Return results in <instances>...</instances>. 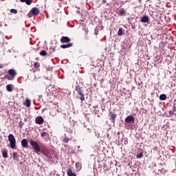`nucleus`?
I'll return each instance as SVG.
<instances>
[{
    "instance_id": "1a4fd4ad",
    "label": "nucleus",
    "mask_w": 176,
    "mask_h": 176,
    "mask_svg": "<svg viewBox=\"0 0 176 176\" xmlns=\"http://www.w3.org/2000/svg\"><path fill=\"white\" fill-rule=\"evenodd\" d=\"M74 45V43H69L67 44H63L60 45L61 49H67L68 47H72Z\"/></svg>"
},
{
    "instance_id": "4c0bfd02",
    "label": "nucleus",
    "mask_w": 176,
    "mask_h": 176,
    "mask_svg": "<svg viewBox=\"0 0 176 176\" xmlns=\"http://www.w3.org/2000/svg\"><path fill=\"white\" fill-rule=\"evenodd\" d=\"M7 26H8V25L5 24V27H7Z\"/></svg>"
},
{
    "instance_id": "7c9ffc66",
    "label": "nucleus",
    "mask_w": 176,
    "mask_h": 176,
    "mask_svg": "<svg viewBox=\"0 0 176 176\" xmlns=\"http://www.w3.org/2000/svg\"><path fill=\"white\" fill-rule=\"evenodd\" d=\"M124 144L125 145H127V144H129V141L127 140V138L124 139Z\"/></svg>"
},
{
    "instance_id": "f8f14e48",
    "label": "nucleus",
    "mask_w": 176,
    "mask_h": 176,
    "mask_svg": "<svg viewBox=\"0 0 176 176\" xmlns=\"http://www.w3.org/2000/svg\"><path fill=\"white\" fill-rule=\"evenodd\" d=\"M23 105L27 107V108H30V107H31V101L30 100V99H26L25 100V102H23Z\"/></svg>"
},
{
    "instance_id": "2eb2a0df",
    "label": "nucleus",
    "mask_w": 176,
    "mask_h": 176,
    "mask_svg": "<svg viewBox=\"0 0 176 176\" xmlns=\"http://www.w3.org/2000/svg\"><path fill=\"white\" fill-rule=\"evenodd\" d=\"M6 90L8 91H13V85L10 84L6 85Z\"/></svg>"
},
{
    "instance_id": "bb28decb",
    "label": "nucleus",
    "mask_w": 176,
    "mask_h": 176,
    "mask_svg": "<svg viewBox=\"0 0 176 176\" xmlns=\"http://www.w3.org/2000/svg\"><path fill=\"white\" fill-rule=\"evenodd\" d=\"M34 67L35 68H39L40 64L38 62L34 63Z\"/></svg>"
},
{
    "instance_id": "39448f33",
    "label": "nucleus",
    "mask_w": 176,
    "mask_h": 176,
    "mask_svg": "<svg viewBox=\"0 0 176 176\" xmlns=\"http://www.w3.org/2000/svg\"><path fill=\"white\" fill-rule=\"evenodd\" d=\"M30 12L33 16H38V14H39V12H40L39 8L36 7L32 8Z\"/></svg>"
},
{
    "instance_id": "2f4dec72",
    "label": "nucleus",
    "mask_w": 176,
    "mask_h": 176,
    "mask_svg": "<svg viewBox=\"0 0 176 176\" xmlns=\"http://www.w3.org/2000/svg\"><path fill=\"white\" fill-rule=\"evenodd\" d=\"M170 115H174V111H169Z\"/></svg>"
},
{
    "instance_id": "72a5a7b5",
    "label": "nucleus",
    "mask_w": 176,
    "mask_h": 176,
    "mask_svg": "<svg viewBox=\"0 0 176 176\" xmlns=\"http://www.w3.org/2000/svg\"><path fill=\"white\" fill-rule=\"evenodd\" d=\"M117 135H120V132H118Z\"/></svg>"
},
{
    "instance_id": "7ed1b4c3",
    "label": "nucleus",
    "mask_w": 176,
    "mask_h": 176,
    "mask_svg": "<svg viewBox=\"0 0 176 176\" xmlns=\"http://www.w3.org/2000/svg\"><path fill=\"white\" fill-rule=\"evenodd\" d=\"M8 74L10 75V76L8 78V80H13V79H14V76L16 75V70L13 69H9Z\"/></svg>"
},
{
    "instance_id": "0eeeda50",
    "label": "nucleus",
    "mask_w": 176,
    "mask_h": 176,
    "mask_svg": "<svg viewBox=\"0 0 176 176\" xmlns=\"http://www.w3.org/2000/svg\"><path fill=\"white\" fill-rule=\"evenodd\" d=\"M35 122L36 124H43V122H45V120H43V118H42V116H38L35 119Z\"/></svg>"
},
{
    "instance_id": "e433bc0d",
    "label": "nucleus",
    "mask_w": 176,
    "mask_h": 176,
    "mask_svg": "<svg viewBox=\"0 0 176 176\" xmlns=\"http://www.w3.org/2000/svg\"><path fill=\"white\" fill-rule=\"evenodd\" d=\"M103 2H104V3H105V2H106L105 0H103Z\"/></svg>"
},
{
    "instance_id": "9d476101",
    "label": "nucleus",
    "mask_w": 176,
    "mask_h": 176,
    "mask_svg": "<svg viewBox=\"0 0 176 176\" xmlns=\"http://www.w3.org/2000/svg\"><path fill=\"white\" fill-rule=\"evenodd\" d=\"M21 144L23 148H28V141H27V139L22 140Z\"/></svg>"
},
{
    "instance_id": "c9c22d12",
    "label": "nucleus",
    "mask_w": 176,
    "mask_h": 176,
    "mask_svg": "<svg viewBox=\"0 0 176 176\" xmlns=\"http://www.w3.org/2000/svg\"><path fill=\"white\" fill-rule=\"evenodd\" d=\"M21 126H22L21 124H19V127H21Z\"/></svg>"
},
{
    "instance_id": "f03ea898",
    "label": "nucleus",
    "mask_w": 176,
    "mask_h": 176,
    "mask_svg": "<svg viewBox=\"0 0 176 176\" xmlns=\"http://www.w3.org/2000/svg\"><path fill=\"white\" fill-rule=\"evenodd\" d=\"M30 145L32 146L33 149H34L35 153H39L41 152V146L35 140H30Z\"/></svg>"
},
{
    "instance_id": "412c9836",
    "label": "nucleus",
    "mask_w": 176,
    "mask_h": 176,
    "mask_svg": "<svg viewBox=\"0 0 176 176\" xmlns=\"http://www.w3.org/2000/svg\"><path fill=\"white\" fill-rule=\"evenodd\" d=\"M118 35H119V36H122V35H123V29L120 28L118 32Z\"/></svg>"
},
{
    "instance_id": "dca6fc26",
    "label": "nucleus",
    "mask_w": 176,
    "mask_h": 176,
    "mask_svg": "<svg viewBox=\"0 0 176 176\" xmlns=\"http://www.w3.org/2000/svg\"><path fill=\"white\" fill-rule=\"evenodd\" d=\"M126 13H127V11H126V10H124V8H121L120 10V16H126Z\"/></svg>"
},
{
    "instance_id": "ddd939ff",
    "label": "nucleus",
    "mask_w": 176,
    "mask_h": 176,
    "mask_svg": "<svg viewBox=\"0 0 176 176\" xmlns=\"http://www.w3.org/2000/svg\"><path fill=\"white\" fill-rule=\"evenodd\" d=\"M75 90H76V91H77V93H78V94H79V96L83 94V91H82V88H80L79 86H76Z\"/></svg>"
},
{
    "instance_id": "20e7f679",
    "label": "nucleus",
    "mask_w": 176,
    "mask_h": 176,
    "mask_svg": "<svg viewBox=\"0 0 176 176\" xmlns=\"http://www.w3.org/2000/svg\"><path fill=\"white\" fill-rule=\"evenodd\" d=\"M135 120V118H134V116L130 115L128 116L126 118H125V123H128V124H131V123H134Z\"/></svg>"
},
{
    "instance_id": "4be33fe9",
    "label": "nucleus",
    "mask_w": 176,
    "mask_h": 176,
    "mask_svg": "<svg viewBox=\"0 0 176 176\" xmlns=\"http://www.w3.org/2000/svg\"><path fill=\"white\" fill-rule=\"evenodd\" d=\"M40 56H47V52H46L45 50H42L41 52H40Z\"/></svg>"
},
{
    "instance_id": "a211bd4d",
    "label": "nucleus",
    "mask_w": 176,
    "mask_h": 176,
    "mask_svg": "<svg viewBox=\"0 0 176 176\" xmlns=\"http://www.w3.org/2000/svg\"><path fill=\"white\" fill-rule=\"evenodd\" d=\"M160 100H161V101H165V100H167V96L166 94L160 95Z\"/></svg>"
},
{
    "instance_id": "c756f323",
    "label": "nucleus",
    "mask_w": 176,
    "mask_h": 176,
    "mask_svg": "<svg viewBox=\"0 0 176 176\" xmlns=\"http://www.w3.org/2000/svg\"><path fill=\"white\" fill-rule=\"evenodd\" d=\"M28 17L31 18V17H32V16H34V15L32 14V13H31V11H30V12L28 13Z\"/></svg>"
},
{
    "instance_id": "423d86ee",
    "label": "nucleus",
    "mask_w": 176,
    "mask_h": 176,
    "mask_svg": "<svg viewBox=\"0 0 176 176\" xmlns=\"http://www.w3.org/2000/svg\"><path fill=\"white\" fill-rule=\"evenodd\" d=\"M61 43H69L71 42V38L68 36H62L60 38Z\"/></svg>"
},
{
    "instance_id": "f257e3e1",
    "label": "nucleus",
    "mask_w": 176,
    "mask_h": 176,
    "mask_svg": "<svg viewBox=\"0 0 176 176\" xmlns=\"http://www.w3.org/2000/svg\"><path fill=\"white\" fill-rule=\"evenodd\" d=\"M8 141H10V146L11 149H14L16 148V138L13 134L8 135Z\"/></svg>"
},
{
    "instance_id": "473e14b6",
    "label": "nucleus",
    "mask_w": 176,
    "mask_h": 176,
    "mask_svg": "<svg viewBox=\"0 0 176 176\" xmlns=\"http://www.w3.org/2000/svg\"><path fill=\"white\" fill-rule=\"evenodd\" d=\"M3 65H0V68H3Z\"/></svg>"
},
{
    "instance_id": "a878e982",
    "label": "nucleus",
    "mask_w": 176,
    "mask_h": 176,
    "mask_svg": "<svg viewBox=\"0 0 176 176\" xmlns=\"http://www.w3.org/2000/svg\"><path fill=\"white\" fill-rule=\"evenodd\" d=\"M10 12L14 13V14H17V10L15 9H11Z\"/></svg>"
},
{
    "instance_id": "6ab92c4d",
    "label": "nucleus",
    "mask_w": 176,
    "mask_h": 176,
    "mask_svg": "<svg viewBox=\"0 0 176 176\" xmlns=\"http://www.w3.org/2000/svg\"><path fill=\"white\" fill-rule=\"evenodd\" d=\"M76 168L77 170H80V168H82V164L80 162H76Z\"/></svg>"
},
{
    "instance_id": "f704fd0d",
    "label": "nucleus",
    "mask_w": 176,
    "mask_h": 176,
    "mask_svg": "<svg viewBox=\"0 0 176 176\" xmlns=\"http://www.w3.org/2000/svg\"><path fill=\"white\" fill-rule=\"evenodd\" d=\"M138 1L139 3H141L142 0H138Z\"/></svg>"
},
{
    "instance_id": "5701e85b",
    "label": "nucleus",
    "mask_w": 176,
    "mask_h": 176,
    "mask_svg": "<svg viewBox=\"0 0 176 176\" xmlns=\"http://www.w3.org/2000/svg\"><path fill=\"white\" fill-rule=\"evenodd\" d=\"M41 137H48L49 136V133H47V132H43V133H41Z\"/></svg>"
},
{
    "instance_id": "b1692460",
    "label": "nucleus",
    "mask_w": 176,
    "mask_h": 176,
    "mask_svg": "<svg viewBox=\"0 0 176 176\" xmlns=\"http://www.w3.org/2000/svg\"><path fill=\"white\" fill-rule=\"evenodd\" d=\"M13 159L14 160H17L19 159V155H17V153H13Z\"/></svg>"
},
{
    "instance_id": "c85d7f7f",
    "label": "nucleus",
    "mask_w": 176,
    "mask_h": 176,
    "mask_svg": "<svg viewBox=\"0 0 176 176\" xmlns=\"http://www.w3.org/2000/svg\"><path fill=\"white\" fill-rule=\"evenodd\" d=\"M80 101H85V95L82 94V95H80Z\"/></svg>"
},
{
    "instance_id": "4468645a",
    "label": "nucleus",
    "mask_w": 176,
    "mask_h": 176,
    "mask_svg": "<svg viewBox=\"0 0 176 176\" xmlns=\"http://www.w3.org/2000/svg\"><path fill=\"white\" fill-rule=\"evenodd\" d=\"M67 174L68 176H76V174L75 173L72 172V169H71V168L68 169Z\"/></svg>"
},
{
    "instance_id": "58836bf2",
    "label": "nucleus",
    "mask_w": 176,
    "mask_h": 176,
    "mask_svg": "<svg viewBox=\"0 0 176 176\" xmlns=\"http://www.w3.org/2000/svg\"><path fill=\"white\" fill-rule=\"evenodd\" d=\"M43 153V155H46V154H45V153Z\"/></svg>"
},
{
    "instance_id": "9b49d317",
    "label": "nucleus",
    "mask_w": 176,
    "mask_h": 176,
    "mask_svg": "<svg viewBox=\"0 0 176 176\" xmlns=\"http://www.w3.org/2000/svg\"><path fill=\"white\" fill-rule=\"evenodd\" d=\"M148 21H149V16H144L141 19V23H148Z\"/></svg>"
},
{
    "instance_id": "cd10ccee",
    "label": "nucleus",
    "mask_w": 176,
    "mask_h": 176,
    "mask_svg": "<svg viewBox=\"0 0 176 176\" xmlns=\"http://www.w3.org/2000/svg\"><path fill=\"white\" fill-rule=\"evenodd\" d=\"M69 142V138H65L63 139V142H65L66 144H67V142Z\"/></svg>"
},
{
    "instance_id": "aec40b11",
    "label": "nucleus",
    "mask_w": 176,
    "mask_h": 176,
    "mask_svg": "<svg viewBox=\"0 0 176 176\" xmlns=\"http://www.w3.org/2000/svg\"><path fill=\"white\" fill-rule=\"evenodd\" d=\"M2 156H3V157H4L5 159L8 158V151H2Z\"/></svg>"
},
{
    "instance_id": "393cba45",
    "label": "nucleus",
    "mask_w": 176,
    "mask_h": 176,
    "mask_svg": "<svg viewBox=\"0 0 176 176\" xmlns=\"http://www.w3.org/2000/svg\"><path fill=\"white\" fill-rule=\"evenodd\" d=\"M142 156H144V155L142 154V153H141L138 154V155H136V157H137L138 159H141V157H142Z\"/></svg>"
},
{
    "instance_id": "f3484780",
    "label": "nucleus",
    "mask_w": 176,
    "mask_h": 176,
    "mask_svg": "<svg viewBox=\"0 0 176 176\" xmlns=\"http://www.w3.org/2000/svg\"><path fill=\"white\" fill-rule=\"evenodd\" d=\"M20 2H22V3H25L26 5H31L32 3V0H20Z\"/></svg>"
},
{
    "instance_id": "6e6552de",
    "label": "nucleus",
    "mask_w": 176,
    "mask_h": 176,
    "mask_svg": "<svg viewBox=\"0 0 176 176\" xmlns=\"http://www.w3.org/2000/svg\"><path fill=\"white\" fill-rule=\"evenodd\" d=\"M109 116L111 118L110 120L112 121V122L115 123V120H116V116H118V114L110 112Z\"/></svg>"
}]
</instances>
